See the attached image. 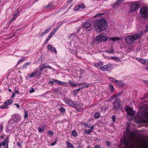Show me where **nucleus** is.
<instances>
[{"mask_svg": "<svg viewBox=\"0 0 148 148\" xmlns=\"http://www.w3.org/2000/svg\"><path fill=\"white\" fill-rule=\"evenodd\" d=\"M81 105V104L79 103L78 105H75V104L74 106H73V107L75 108L77 111H79L80 110L82 109V107L80 106Z\"/></svg>", "mask_w": 148, "mask_h": 148, "instance_id": "26", "label": "nucleus"}, {"mask_svg": "<svg viewBox=\"0 0 148 148\" xmlns=\"http://www.w3.org/2000/svg\"><path fill=\"white\" fill-rule=\"evenodd\" d=\"M35 91V90L34 88H32L29 91V92L30 93H32L34 92Z\"/></svg>", "mask_w": 148, "mask_h": 148, "instance_id": "56", "label": "nucleus"}, {"mask_svg": "<svg viewBox=\"0 0 148 148\" xmlns=\"http://www.w3.org/2000/svg\"><path fill=\"white\" fill-rule=\"evenodd\" d=\"M94 125H92V126H91L90 127V129L92 131V130H93L94 129Z\"/></svg>", "mask_w": 148, "mask_h": 148, "instance_id": "63", "label": "nucleus"}, {"mask_svg": "<svg viewBox=\"0 0 148 148\" xmlns=\"http://www.w3.org/2000/svg\"><path fill=\"white\" fill-rule=\"evenodd\" d=\"M80 9H83L85 7V5L83 4H81L78 5Z\"/></svg>", "mask_w": 148, "mask_h": 148, "instance_id": "46", "label": "nucleus"}, {"mask_svg": "<svg viewBox=\"0 0 148 148\" xmlns=\"http://www.w3.org/2000/svg\"><path fill=\"white\" fill-rule=\"evenodd\" d=\"M143 34V32L140 31L138 33L127 36L125 38V40L128 44H133L135 40L140 38Z\"/></svg>", "mask_w": 148, "mask_h": 148, "instance_id": "4", "label": "nucleus"}, {"mask_svg": "<svg viewBox=\"0 0 148 148\" xmlns=\"http://www.w3.org/2000/svg\"><path fill=\"white\" fill-rule=\"evenodd\" d=\"M53 36L51 34L49 35V36L47 37V39L44 42L45 44H47L49 40Z\"/></svg>", "mask_w": 148, "mask_h": 148, "instance_id": "31", "label": "nucleus"}, {"mask_svg": "<svg viewBox=\"0 0 148 148\" xmlns=\"http://www.w3.org/2000/svg\"><path fill=\"white\" fill-rule=\"evenodd\" d=\"M13 102L12 98H10L9 99L5 101L3 104L0 106L1 109H7L8 108V106L12 103Z\"/></svg>", "mask_w": 148, "mask_h": 148, "instance_id": "7", "label": "nucleus"}, {"mask_svg": "<svg viewBox=\"0 0 148 148\" xmlns=\"http://www.w3.org/2000/svg\"><path fill=\"white\" fill-rule=\"evenodd\" d=\"M94 26L95 31L97 32H100L107 29V24L105 18L102 17L95 20Z\"/></svg>", "mask_w": 148, "mask_h": 148, "instance_id": "1", "label": "nucleus"}, {"mask_svg": "<svg viewBox=\"0 0 148 148\" xmlns=\"http://www.w3.org/2000/svg\"><path fill=\"white\" fill-rule=\"evenodd\" d=\"M103 13L99 14H98L96 15L95 16V17H101L103 15Z\"/></svg>", "mask_w": 148, "mask_h": 148, "instance_id": "49", "label": "nucleus"}, {"mask_svg": "<svg viewBox=\"0 0 148 148\" xmlns=\"http://www.w3.org/2000/svg\"><path fill=\"white\" fill-rule=\"evenodd\" d=\"M59 110L62 112H64L65 111V109L63 107H61L59 109Z\"/></svg>", "mask_w": 148, "mask_h": 148, "instance_id": "44", "label": "nucleus"}, {"mask_svg": "<svg viewBox=\"0 0 148 148\" xmlns=\"http://www.w3.org/2000/svg\"><path fill=\"white\" fill-rule=\"evenodd\" d=\"M80 10V8L79 5L75 6L74 8V10L75 11H77Z\"/></svg>", "mask_w": 148, "mask_h": 148, "instance_id": "47", "label": "nucleus"}, {"mask_svg": "<svg viewBox=\"0 0 148 148\" xmlns=\"http://www.w3.org/2000/svg\"><path fill=\"white\" fill-rule=\"evenodd\" d=\"M85 84H86V83L84 82H82V83L79 82V83H77L76 84V85H77L78 86H81L82 85H85Z\"/></svg>", "mask_w": 148, "mask_h": 148, "instance_id": "41", "label": "nucleus"}, {"mask_svg": "<svg viewBox=\"0 0 148 148\" xmlns=\"http://www.w3.org/2000/svg\"><path fill=\"white\" fill-rule=\"evenodd\" d=\"M39 69H36L34 70L32 73L29 75V77L30 78H32L35 76L37 74L39 73Z\"/></svg>", "mask_w": 148, "mask_h": 148, "instance_id": "18", "label": "nucleus"}, {"mask_svg": "<svg viewBox=\"0 0 148 148\" xmlns=\"http://www.w3.org/2000/svg\"><path fill=\"white\" fill-rule=\"evenodd\" d=\"M120 94L118 93L117 95H112L108 100V101H112L113 99H114L117 96H119Z\"/></svg>", "mask_w": 148, "mask_h": 148, "instance_id": "25", "label": "nucleus"}, {"mask_svg": "<svg viewBox=\"0 0 148 148\" xmlns=\"http://www.w3.org/2000/svg\"><path fill=\"white\" fill-rule=\"evenodd\" d=\"M112 58L114 59V60L116 62H120L121 61V60L120 59L118 58L117 57H112Z\"/></svg>", "mask_w": 148, "mask_h": 148, "instance_id": "37", "label": "nucleus"}, {"mask_svg": "<svg viewBox=\"0 0 148 148\" xmlns=\"http://www.w3.org/2000/svg\"><path fill=\"white\" fill-rule=\"evenodd\" d=\"M92 131L90 129H88V130H85V133L88 134H90L92 132Z\"/></svg>", "mask_w": 148, "mask_h": 148, "instance_id": "38", "label": "nucleus"}, {"mask_svg": "<svg viewBox=\"0 0 148 148\" xmlns=\"http://www.w3.org/2000/svg\"><path fill=\"white\" fill-rule=\"evenodd\" d=\"M112 120L113 121V122H115V121H115V120H116V116H115V115H113L112 116Z\"/></svg>", "mask_w": 148, "mask_h": 148, "instance_id": "51", "label": "nucleus"}, {"mask_svg": "<svg viewBox=\"0 0 148 148\" xmlns=\"http://www.w3.org/2000/svg\"><path fill=\"white\" fill-rule=\"evenodd\" d=\"M145 32H148V25H147L146 27V29L145 30Z\"/></svg>", "mask_w": 148, "mask_h": 148, "instance_id": "59", "label": "nucleus"}, {"mask_svg": "<svg viewBox=\"0 0 148 148\" xmlns=\"http://www.w3.org/2000/svg\"><path fill=\"white\" fill-rule=\"evenodd\" d=\"M124 0H117L116 3L113 5V7H114L116 5H118L121 4L123 2Z\"/></svg>", "mask_w": 148, "mask_h": 148, "instance_id": "30", "label": "nucleus"}, {"mask_svg": "<svg viewBox=\"0 0 148 148\" xmlns=\"http://www.w3.org/2000/svg\"><path fill=\"white\" fill-rule=\"evenodd\" d=\"M31 64V63L30 62H27L25 63L23 66V68L25 69H26L27 66Z\"/></svg>", "mask_w": 148, "mask_h": 148, "instance_id": "32", "label": "nucleus"}, {"mask_svg": "<svg viewBox=\"0 0 148 148\" xmlns=\"http://www.w3.org/2000/svg\"><path fill=\"white\" fill-rule=\"evenodd\" d=\"M47 133L49 134L53 135V132L50 130L48 131Z\"/></svg>", "mask_w": 148, "mask_h": 148, "instance_id": "57", "label": "nucleus"}, {"mask_svg": "<svg viewBox=\"0 0 148 148\" xmlns=\"http://www.w3.org/2000/svg\"><path fill=\"white\" fill-rule=\"evenodd\" d=\"M94 148H101V147L100 145H97L94 146Z\"/></svg>", "mask_w": 148, "mask_h": 148, "instance_id": "58", "label": "nucleus"}, {"mask_svg": "<svg viewBox=\"0 0 148 148\" xmlns=\"http://www.w3.org/2000/svg\"><path fill=\"white\" fill-rule=\"evenodd\" d=\"M106 52L110 54H113L114 53V51L113 50L112 48H111V49L110 51H106Z\"/></svg>", "mask_w": 148, "mask_h": 148, "instance_id": "39", "label": "nucleus"}, {"mask_svg": "<svg viewBox=\"0 0 148 148\" xmlns=\"http://www.w3.org/2000/svg\"><path fill=\"white\" fill-rule=\"evenodd\" d=\"M140 62L143 64L148 65V60L142 59Z\"/></svg>", "mask_w": 148, "mask_h": 148, "instance_id": "29", "label": "nucleus"}, {"mask_svg": "<svg viewBox=\"0 0 148 148\" xmlns=\"http://www.w3.org/2000/svg\"><path fill=\"white\" fill-rule=\"evenodd\" d=\"M56 141L55 142H53L52 143H51V145L52 146H54V145H55V144H56Z\"/></svg>", "mask_w": 148, "mask_h": 148, "instance_id": "64", "label": "nucleus"}, {"mask_svg": "<svg viewBox=\"0 0 148 148\" xmlns=\"http://www.w3.org/2000/svg\"><path fill=\"white\" fill-rule=\"evenodd\" d=\"M112 65L110 63H108L107 65H105L102 66H100L99 68L103 71H106L111 68Z\"/></svg>", "mask_w": 148, "mask_h": 148, "instance_id": "15", "label": "nucleus"}, {"mask_svg": "<svg viewBox=\"0 0 148 148\" xmlns=\"http://www.w3.org/2000/svg\"><path fill=\"white\" fill-rule=\"evenodd\" d=\"M83 26L84 28L86 29L89 31H90L91 29V25L89 23H85Z\"/></svg>", "mask_w": 148, "mask_h": 148, "instance_id": "17", "label": "nucleus"}, {"mask_svg": "<svg viewBox=\"0 0 148 148\" xmlns=\"http://www.w3.org/2000/svg\"><path fill=\"white\" fill-rule=\"evenodd\" d=\"M69 39L73 42H75L78 40V38L74 33L72 34L69 37Z\"/></svg>", "mask_w": 148, "mask_h": 148, "instance_id": "16", "label": "nucleus"}, {"mask_svg": "<svg viewBox=\"0 0 148 148\" xmlns=\"http://www.w3.org/2000/svg\"><path fill=\"white\" fill-rule=\"evenodd\" d=\"M138 148H148V139L142 140L140 142Z\"/></svg>", "mask_w": 148, "mask_h": 148, "instance_id": "9", "label": "nucleus"}, {"mask_svg": "<svg viewBox=\"0 0 148 148\" xmlns=\"http://www.w3.org/2000/svg\"><path fill=\"white\" fill-rule=\"evenodd\" d=\"M108 39V37L103 36L102 35H99L96 37V40L99 42H104L106 41Z\"/></svg>", "mask_w": 148, "mask_h": 148, "instance_id": "11", "label": "nucleus"}, {"mask_svg": "<svg viewBox=\"0 0 148 148\" xmlns=\"http://www.w3.org/2000/svg\"><path fill=\"white\" fill-rule=\"evenodd\" d=\"M139 114L140 118L138 123H148V103L143 106Z\"/></svg>", "mask_w": 148, "mask_h": 148, "instance_id": "2", "label": "nucleus"}, {"mask_svg": "<svg viewBox=\"0 0 148 148\" xmlns=\"http://www.w3.org/2000/svg\"><path fill=\"white\" fill-rule=\"evenodd\" d=\"M54 81L55 83H56L62 86L65 85L66 84V83L65 82H62L56 79L55 80H54Z\"/></svg>", "mask_w": 148, "mask_h": 148, "instance_id": "22", "label": "nucleus"}, {"mask_svg": "<svg viewBox=\"0 0 148 148\" xmlns=\"http://www.w3.org/2000/svg\"><path fill=\"white\" fill-rule=\"evenodd\" d=\"M63 100L66 104H68L72 107L74 106L75 104L72 100L68 98H65Z\"/></svg>", "mask_w": 148, "mask_h": 148, "instance_id": "13", "label": "nucleus"}, {"mask_svg": "<svg viewBox=\"0 0 148 148\" xmlns=\"http://www.w3.org/2000/svg\"><path fill=\"white\" fill-rule=\"evenodd\" d=\"M67 147L66 148H74V147L72 144L68 141L66 142Z\"/></svg>", "mask_w": 148, "mask_h": 148, "instance_id": "27", "label": "nucleus"}, {"mask_svg": "<svg viewBox=\"0 0 148 148\" xmlns=\"http://www.w3.org/2000/svg\"><path fill=\"white\" fill-rule=\"evenodd\" d=\"M140 136V134L137 132H132L130 133V136L127 138L125 137L122 142V143L124 145L123 147H126L132 139H135L139 137Z\"/></svg>", "mask_w": 148, "mask_h": 148, "instance_id": "3", "label": "nucleus"}, {"mask_svg": "<svg viewBox=\"0 0 148 148\" xmlns=\"http://www.w3.org/2000/svg\"><path fill=\"white\" fill-rule=\"evenodd\" d=\"M3 130V127L2 125H0V132H1Z\"/></svg>", "mask_w": 148, "mask_h": 148, "instance_id": "61", "label": "nucleus"}, {"mask_svg": "<svg viewBox=\"0 0 148 148\" xmlns=\"http://www.w3.org/2000/svg\"><path fill=\"white\" fill-rule=\"evenodd\" d=\"M110 39L113 41H115L116 40H119V38L118 37H113L110 38Z\"/></svg>", "mask_w": 148, "mask_h": 148, "instance_id": "42", "label": "nucleus"}, {"mask_svg": "<svg viewBox=\"0 0 148 148\" xmlns=\"http://www.w3.org/2000/svg\"><path fill=\"white\" fill-rule=\"evenodd\" d=\"M85 85L84 86V87H87V88H88L89 87V85H90V84H88V83H86V84H85Z\"/></svg>", "mask_w": 148, "mask_h": 148, "instance_id": "60", "label": "nucleus"}, {"mask_svg": "<svg viewBox=\"0 0 148 148\" xmlns=\"http://www.w3.org/2000/svg\"><path fill=\"white\" fill-rule=\"evenodd\" d=\"M60 26H60H57L56 27L55 29H53L52 32L51 33V34L53 36L55 34L57 31L59 29Z\"/></svg>", "mask_w": 148, "mask_h": 148, "instance_id": "28", "label": "nucleus"}, {"mask_svg": "<svg viewBox=\"0 0 148 148\" xmlns=\"http://www.w3.org/2000/svg\"><path fill=\"white\" fill-rule=\"evenodd\" d=\"M110 88L111 90V92H113L114 90V88L113 86L110 85Z\"/></svg>", "mask_w": 148, "mask_h": 148, "instance_id": "45", "label": "nucleus"}, {"mask_svg": "<svg viewBox=\"0 0 148 148\" xmlns=\"http://www.w3.org/2000/svg\"><path fill=\"white\" fill-rule=\"evenodd\" d=\"M47 49L50 51L51 52H53L54 53H56L57 51L56 49L54 48L51 45H49L47 46Z\"/></svg>", "mask_w": 148, "mask_h": 148, "instance_id": "24", "label": "nucleus"}, {"mask_svg": "<svg viewBox=\"0 0 148 148\" xmlns=\"http://www.w3.org/2000/svg\"><path fill=\"white\" fill-rule=\"evenodd\" d=\"M80 90V88H78L74 90L73 91L74 95L75 96L76 95Z\"/></svg>", "mask_w": 148, "mask_h": 148, "instance_id": "34", "label": "nucleus"}, {"mask_svg": "<svg viewBox=\"0 0 148 148\" xmlns=\"http://www.w3.org/2000/svg\"><path fill=\"white\" fill-rule=\"evenodd\" d=\"M21 120V116L18 114H15L12 116V118L9 121V122L14 124V125H16L17 123L20 122Z\"/></svg>", "mask_w": 148, "mask_h": 148, "instance_id": "5", "label": "nucleus"}, {"mask_svg": "<svg viewBox=\"0 0 148 148\" xmlns=\"http://www.w3.org/2000/svg\"><path fill=\"white\" fill-rule=\"evenodd\" d=\"M51 26H48L46 29L44 31H43L40 35L41 37L42 36L44 35L45 34L51 30Z\"/></svg>", "mask_w": 148, "mask_h": 148, "instance_id": "19", "label": "nucleus"}, {"mask_svg": "<svg viewBox=\"0 0 148 148\" xmlns=\"http://www.w3.org/2000/svg\"><path fill=\"white\" fill-rule=\"evenodd\" d=\"M106 145H107V146H109L111 144V143H110V142L108 141H107L106 142Z\"/></svg>", "mask_w": 148, "mask_h": 148, "instance_id": "54", "label": "nucleus"}, {"mask_svg": "<svg viewBox=\"0 0 148 148\" xmlns=\"http://www.w3.org/2000/svg\"><path fill=\"white\" fill-rule=\"evenodd\" d=\"M140 14L141 17L143 18H148V9L145 7H143L140 10Z\"/></svg>", "mask_w": 148, "mask_h": 148, "instance_id": "6", "label": "nucleus"}, {"mask_svg": "<svg viewBox=\"0 0 148 148\" xmlns=\"http://www.w3.org/2000/svg\"><path fill=\"white\" fill-rule=\"evenodd\" d=\"M100 116V113L98 112H95L94 114V116L96 119H98Z\"/></svg>", "mask_w": 148, "mask_h": 148, "instance_id": "33", "label": "nucleus"}, {"mask_svg": "<svg viewBox=\"0 0 148 148\" xmlns=\"http://www.w3.org/2000/svg\"><path fill=\"white\" fill-rule=\"evenodd\" d=\"M28 117V113L26 112H25V113L24 117L25 119L27 118Z\"/></svg>", "mask_w": 148, "mask_h": 148, "instance_id": "55", "label": "nucleus"}, {"mask_svg": "<svg viewBox=\"0 0 148 148\" xmlns=\"http://www.w3.org/2000/svg\"><path fill=\"white\" fill-rule=\"evenodd\" d=\"M125 110L127 113V118L129 119V117L130 116L133 117L134 115L135 112L133 111L132 108L127 107L126 108Z\"/></svg>", "mask_w": 148, "mask_h": 148, "instance_id": "8", "label": "nucleus"}, {"mask_svg": "<svg viewBox=\"0 0 148 148\" xmlns=\"http://www.w3.org/2000/svg\"><path fill=\"white\" fill-rule=\"evenodd\" d=\"M140 4L138 3H133L130 5V12H132L137 10L140 6Z\"/></svg>", "mask_w": 148, "mask_h": 148, "instance_id": "10", "label": "nucleus"}, {"mask_svg": "<svg viewBox=\"0 0 148 148\" xmlns=\"http://www.w3.org/2000/svg\"><path fill=\"white\" fill-rule=\"evenodd\" d=\"M72 134L74 137H77L78 135L77 132L74 130L72 132Z\"/></svg>", "mask_w": 148, "mask_h": 148, "instance_id": "40", "label": "nucleus"}, {"mask_svg": "<svg viewBox=\"0 0 148 148\" xmlns=\"http://www.w3.org/2000/svg\"><path fill=\"white\" fill-rule=\"evenodd\" d=\"M9 124L7 129L8 131H11L16 125H14V124L11 123L10 122H9Z\"/></svg>", "mask_w": 148, "mask_h": 148, "instance_id": "20", "label": "nucleus"}, {"mask_svg": "<svg viewBox=\"0 0 148 148\" xmlns=\"http://www.w3.org/2000/svg\"><path fill=\"white\" fill-rule=\"evenodd\" d=\"M108 78L112 82L115 83V80H116L114 78L111 77H108Z\"/></svg>", "mask_w": 148, "mask_h": 148, "instance_id": "43", "label": "nucleus"}, {"mask_svg": "<svg viewBox=\"0 0 148 148\" xmlns=\"http://www.w3.org/2000/svg\"><path fill=\"white\" fill-rule=\"evenodd\" d=\"M9 137L8 136L6 137L3 141L1 142V145L4 147V148H8Z\"/></svg>", "mask_w": 148, "mask_h": 148, "instance_id": "14", "label": "nucleus"}, {"mask_svg": "<svg viewBox=\"0 0 148 148\" xmlns=\"http://www.w3.org/2000/svg\"><path fill=\"white\" fill-rule=\"evenodd\" d=\"M25 59H20L18 62L17 64H18L19 63L22 62L25 60Z\"/></svg>", "mask_w": 148, "mask_h": 148, "instance_id": "50", "label": "nucleus"}, {"mask_svg": "<svg viewBox=\"0 0 148 148\" xmlns=\"http://www.w3.org/2000/svg\"><path fill=\"white\" fill-rule=\"evenodd\" d=\"M121 102L120 100H115L113 102V108L115 110L118 109L120 107Z\"/></svg>", "mask_w": 148, "mask_h": 148, "instance_id": "12", "label": "nucleus"}, {"mask_svg": "<svg viewBox=\"0 0 148 148\" xmlns=\"http://www.w3.org/2000/svg\"><path fill=\"white\" fill-rule=\"evenodd\" d=\"M147 98H148V93L147 95H145L143 97L141 98L140 99L143 100Z\"/></svg>", "mask_w": 148, "mask_h": 148, "instance_id": "52", "label": "nucleus"}, {"mask_svg": "<svg viewBox=\"0 0 148 148\" xmlns=\"http://www.w3.org/2000/svg\"><path fill=\"white\" fill-rule=\"evenodd\" d=\"M49 68L50 69L51 68V67L49 66H45L44 65H42L40 67L39 69V75H41V73L44 69L46 68Z\"/></svg>", "mask_w": 148, "mask_h": 148, "instance_id": "21", "label": "nucleus"}, {"mask_svg": "<svg viewBox=\"0 0 148 148\" xmlns=\"http://www.w3.org/2000/svg\"><path fill=\"white\" fill-rule=\"evenodd\" d=\"M69 83L70 85L72 87H75L76 85V84H74L71 80H69Z\"/></svg>", "mask_w": 148, "mask_h": 148, "instance_id": "36", "label": "nucleus"}, {"mask_svg": "<svg viewBox=\"0 0 148 148\" xmlns=\"http://www.w3.org/2000/svg\"><path fill=\"white\" fill-rule=\"evenodd\" d=\"M136 59L138 61V62H140L141 60L142 59L138 58H136Z\"/></svg>", "mask_w": 148, "mask_h": 148, "instance_id": "62", "label": "nucleus"}, {"mask_svg": "<svg viewBox=\"0 0 148 148\" xmlns=\"http://www.w3.org/2000/svg\"><path fill=\"white\" fill-rule=\"evenodd\" d=\"M103 63L101 62H99L98 63H96L95 64V65L96 66H102L103 65Z\"/></svg>", "mask_w": 148, "mask_h": 148, "instance_id": "35", "label": "nucleus"}, {"mask_svg": "<svg viewBox=\"0 0 148 148\" xmlns=\"http://www.w3.org/2000/svg\"><path fill=\"white\" fill-rule=\"evenodd\" d=\"M54 80H55V79H53L52 81H49L48 82V84H51V85H53L54 82Z\"/></svg>", "mask_w": 148, "mask_h": 148, "instance_id": "48", "label": "nucleus"}, {"mask_svg": "<svg viewBox=\"0 0 148 148\" xmlns=\"http://www.w3.org/2000/svg\"><path fill=\"white\" fill-rule=\"evenodd\" d=\"M115 83L119 87L123 86L124 85V83L123 82L119 80H115Z\"/></svg>", "mask_w": 148, "mask_h": 148, "instance_id": "23", "label": "nucleus"}, {"mask_svg": "<svg viewBox=\"0 0 148 148\" xmlns=\"http://www.w3.org/2000/svg\"><path fill=\"white\" fill-rule=\"evenodd\" d=\"M38 131L40 132H42L43 131V129L42 128V129L40 127H39L38 128Z\"/></svg>", "mask_w": 148, "mask_h": 148, "instance_id": "53", "label": "nucleus"}]
</instances>
